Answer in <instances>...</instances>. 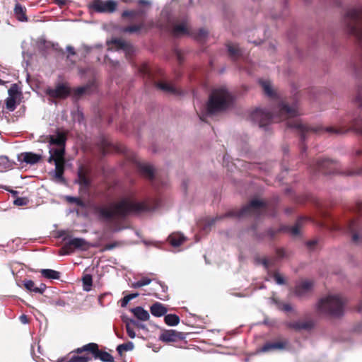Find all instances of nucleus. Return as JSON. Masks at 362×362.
Wrapping results in <instances>:
<instances>
[{
  "instance_id": "nucleus-38",
  "label": "nucleus",
  "mask_w": 362,
  "mask_h": 362,
  "mask_svg": "<svg viewBox=\"0 0 362 362\" xmlns=\"http://www.w3.org/2000/svg\"><path fill=\"white\" fill-rule=\"evenodd\" d=\"M309 221L310 218L305 216H300L296 219V238L300 235V227Z\"/></svg>"
},
{
  "instance_id": "nucleus-21",
  "label": "nucleus",
  "mask_w": 362,
  "mask_h": 362,
  "mask_svg": "<svg viewBox=\"0 0 362 362\" xmlns=\"http://www.w3.org/2000/svg\"><path fill=\"white\" fill-rule=\"evenodd\" d=\"M87 246V242L81 238H74L70 239L64 245V249L68 250L71 247L75 249H85Z\"/></svg>"
},
{
  "instance_id": "nucleus-15",
  "label": "nucleus",
  "mask_w": 362,
  "mask_h": 362,
  "mask_svg": "<svg viewBox=\"0 0 362 362\" xmlns=\"http://www.w3.org/2000/svg\"><path fill=\"white\" fill-rule=\"evenodd\" d=\"M156 27V22H154L153 20L149 21L148 23L141 22L138 25H133L130 26H127L123 28L122 31L124 33H139L141 30H145L147 31L148 29Z\"/></svg>"
},
{
  "instance_id": "nucleus-60",
  "label": "nucleus",
  "mask_w": 362,
  "mask_h": 362,
  "mask_svg": "<svg viewBox=\"0 0 362 362\" xmlns=\"http://www.w3.org/2000/svg\"><path fill=\"white\" fill-rule=\"evenodd\" d=\"M50 303L55 306H64L66 305V303L62 299H57V300H52L50 301Z\"/></svg>"
},
{
  "instance_id": "nucleus-12",
  "label": "nucleus",
  "mask_w": 362,
  "mask_h": 362,
  "mask_svg": "<svg viewBox=\"0 0 362 362\" xmlns=\"http://www.w3.org/2000/svg\"><path fill=\"white\" fill-rule=\"evenodd\" d=\"M91 7L98 13H112L117 7V2L113 0H94Z\"/></svg>"
},
{
  "instance_id": "nucleus-28",
  "label": "nucleus",
  "mask_w": 362,
  "mask_h": 362,
  "mask_svg": "<svg viewBox=\"0 0 362 362\" xmlns=\"http://www.w3.org/2000/svg\"><path fill=\"white\" fill-rule=\"evenodd\" d=\"M66 136L61 133H58L56 136H49V143L51 145L57 146H65Z\"/></svg>"
},
{
  "instance_id": "nucleus-32",
  "label": "nucleus",
  "mask_w": 362,
  "mask_h": 362,
  "mask_svg": "<svg viewBox=\"0 0 362 362\" xmlns=\"http://www.w3.org/2000/svg\"><path fill=\"white\" fill-rule=\"evenodd\" d=\"M40 272L42 276L48 279H59L60 278V273L53 269H42Z\"/></svg>"
},
{
  "instance_id": "nucleus-33",
  "label": "nucleus",
  "mask_w": 362,
  "mask_h": 362,
  "mask_svg": "<svg viewBox=\"0 0 362 362\" xmlns=\"http://www.w3.org/2000/svg\"><path fill=\"white\" fill-rule=\"evenodd\" d=\"M267 274L268 277L266 279V281H269L271 278L273 279L278 285H284L286 284V279L278 272H272L269 270Z\"/></svg>"
},
{
  "instance_id": "nucleus-7",
  "label": "nucleus",
  "mask_w": 362,
  "mask_h": 362,
  "mask_svg": "<svg viewBox=\"0 0 362 362\" xmlns=\"http://www.w3.org/2000/svg\"><path fill=\"white\" fill-rule=\"evenodd\" d=\"M345 304V299L340 296L329 295L318 301L317 310L320 314L331 317H340L344 313Z\"/></svg>"
},
{
  "instance_id": "nucleus-52",
  "label": "nucleus",
  "mask_w": 362,
  "mask_h": 362,
  "mask_svg": "<svg viewBox=\"0 0 362 362\" xmlns=\"http://www.w3.org/2000/svg\"><path fill=\"white\" fill-rule=\"evenodd\" d=\"M0 165H1L0 170H3L4 169H6L11 167L10 162L6 156L0 157Z\"/></svg>"
},
{
  "instance_id": "nucleus-46",
  "label": "nucleus",
  "mask_w": 362,
  "mask_h": 362,
  "mask_svg": "<svg viewBox=\"0 0 362 362\" xmlns=\"http://www.w3.org/2000/svg\"><path fill=\"white\" fill-rule=\"evenodd\" d=\"M90 88V85H86L83 86H80L74 89V93L76 97H80L83 94L89 93V90Z\"/></svg>"
},
{
  "instance_id": "nucleus-27",
  "label": "nucleus",
  "mask_w": 362,
  "mask_h": 362,
  "mask_svg": "<svg viewBox=\"0 0 362 362\" xmlns=\"http://www.w3.org/2000/svg\"><path fill=\"white\" fill-rule=\"evenodd\" d=\"M98 350H99L98 345L97 344L89 343V344H87L83 346L81 348H78L76 350V352L78 354H80L83 351H88V352H90L93 354V357L95 358Z\"/></svg>"
},
{
  "instance_id": "nucleus-25",
  "label": "nucleus",
  "mask_w": 362,
  "mask_h": 362,
  "mask_svg": "<svg viewBox=\"0 0 362 362\" xmlns=\"http://www.w3.org/2000/svg\"><path fill=\"white\" fill-rule=\"evenodd\" d=\"M78 183L84 187H88L90 185V180L83 167H80L78 171Z\"/></svg>"
},
{
  "instance_id": "nucleus-23",
  "label": "nucleus",
  "mask_w": 362,
  "mask_h": 362,
  "mask_svg": "<svg viewBox=\"0 0 362 362\" xmlns=\"http://www.w3.org/2000/svg\"><path fill=\"white\" fill-rule=\"evenodd\" d=\"M131 312L134 314V315L137 318V320L141 321H146L149 319L150 315L148 312L144 310L141 306H137L131 309Z\"/></svg>"
},
{
  "instance_id": "nucleus-45",
  "label": "nucleus",
  "mask_w": 362,
  "mask_h": 362,
  "mask_svg": "<svg viewBox=\"0 0 362 362\" xmlns=\"http://www.w3.org/2000/svg\"><path fill=\"white\" fill-rule=\"evenodd\" d=\"M151 279L148 277H144L141 280L134 282L132 284V287L134 288H139L144 286H147L151 284Z\"/></svg>"
},
{
  "instance_id": "nucleus-24",
  "label": "nucleus",
  "mask_w": 362,
  "mask_h": 362,
  "mask_svg": "<svg viewBox=\"0 0 362 362\" xmlns=\"http://www.w3.org/2000/svg\"><path fill=\"white\" fill-rule=\"evenodd\" d=\"M228 52L230 54V57L235 60L240 57L243 56V51L240 48L238 45L236 44H228L227 45Z\"/></svg>"
},
{
  "instance_id": "nucleus-37",
  "label": "nucleus",
  "mask_w": 362,
  "mask_h": 362,
  "mask_svg": "<svg viewBox=\"0 0 362 362\" xmlns=\"http://www.w3.org/2000/svg\"><path fill=\"white\" fill-rule=\"evenodd\" d=\"M272 300L279 310L285 313L291 312L293 310L292 306L288 303H282L274 297L272 298Z\"/></svg>"
},
{
  "instance_id": "nucleus-39",
  "label": "nucleus",
  "mask_w": 362,
  "mask_h": 362,
  "mask_svg": "<svg viewBox=\"0 0 362 362\" xmlns=\"http://www.w3.org/2000/svg\"><path fill=\"white\" fill-rule=\"evenodd\" d=\"M164 320L168 325L175 326L180 322V317L175 314H168L165 315Z\"/></svg>"
},
{
  "instance_id": "nucleus-18",
  "label": "nucleus",
  "mask_w": 362,
  "mask_h": 362,
  "mask_svg": "<svg viewBox=\"0 0 362 362\" xmlns=\"http://www.w3.org/2000/svg\"><path fill=\"white\" fill-rule=\"evenodd\" d=\"M40 159V155L32 152L22 153L18 156V160L25 162L30 165H34L37 163Z\"/></svg>"
},
{
  "instance_id": "nucleus-41",
  "label": "nucleus",
  "mask_w": 362,
  "mask_h": 362,
  "mask_svg": "<svg viewBox=\"0 0 362 362\" xmlns=\"http://www.w3.org/2000/svg\"><path fill=\"white\" fill-rule=\"evenodd\" d=\"M14 12L18 16V19L20 21H27V17L24 13V8L20 4H16L14 8Z\"/></svg>"
},
{
  "instance_id": "nucleus-29",
  "label": "nucleus",
  "mask_w": 362,
  "mask_h": 362,
  "mask_svg": "<svg viewBox=\"0 0 362 362\" xmlns=\"http://www.w3.org/2000/svg\"><path fill=\"white\" fill-rule=\"evenodd\" d=\"M185 237L180 233H172L168 237V241L173 247L180 246L184 241Z\"/></svg>"
},
{
  "instance_id": "nucleus-36",
  "label": "nucleus",
  "mask_w": 362,
  "mask_h": 362,
  "mask_svg": "<svg viewBox=\"0 0 362 362\" xmlns=\"http://www.w3.org/2000/svg\"><path fill=\"white\" fill-rule=\"evenodd\" d=\"M156 86L157 88H158L159 89L163 90L165 92H167V93H174V94L177 93V91L174 86H173L170 84L164 83V82H157V83H156Z\"/></svg>"
},
{
  "instance_id": "nucleus-53",
  "label": "nucleus",
  "mask_w": 362,
  "mask_h": 362,
  "mask_svg": "<svg viewBox=\"0 0 362 362\" xmlns=\"http://www.w3.org/2000/svg\"><path fill=\"white\" fill-rule=\"evenodd\" d=\"M207 34H208V33L205 29L201 28L198 30L197 33L194 35V37L197 40H202L207 36Z\"/></svg>"
},
{
  "instance_id": "nucleus-35",
  "label": "nucleus",
  "mask_w": 362,
  "mask_h": 362,
  "mask_svg": "<svg viewBox=\"0 0 362 362\" xmlns=\"http://www.w3.org/2000/svg\"><path fill=\"white\" fill-rule=\"evenodd\" d=\"M95 359H100L103 362H114V358L111 354L100 350L97 352Z\"/></svg>"
},
{
  "instance_id": "nucleus-48",
  "label": "nucleus",
  "mask_w": 362,
  "mask_h": 362,
  "mask_svg": "<svg viewBox=\"0 0 362 362\" xmlns=\"http://www.w3.org/2000/svg\"><path fill=\"white\" fill-rule=\"evenodd\" d=\"M66 200L69 203L75 204L76 206L83 208L85 206L84 202L79 198L75 197L68 196Z\"/></svg>"
},
{
  "instance_id": "nucleus-44",
  "label": "nucleus",
  "mask_w": 362,
  "mask_h": 362,
  "mask_svg": "<svg viewBox=\"0 0 362 362\" xmlns=\"http://www.w3.org/2000/svg\"><path fill=\"white\" fill-rule=\"evenodd\" d=\"M313 323L310 321L305 322H296V332L300 331V329H310L313 327Z\"/></svg>"
},
{
  "instance_id": "nucleus-61",
  "label": "nucleus",
  "mask_w": 362,
  "mask_h": 362,
  "mask_svg": "<svg viewBox=\"0 0 362 362\" xmlns=\"http://www.w3.org/2000/svg\"><path fill=\"white\" fill-rule=\"evenodd\" d=\"M18 93V87L16 84H13L8 89V94L10 97H13Z\"/></svg>"
},
{
  "instance_id": "nucleus-4",
  "label": "nucleus",
  "mask_w": 362,
  "mask_h": 362,
  "mask_svg": "<svg viewBox=\"0 0 362 362\" xmlns=\"http://www.w3.org/2000/svg\"><path fill=\"white\" fill-rule=\"evenodd\" d=\"M344 24L350 35L355 37L361 49L359 62L354 65L358 75L362 74V6L347 11L343 18Z\"/></svg>"
},
{
  "instance_id": "nucleus-19",
  "label": "nucleus",
  "mask_w": 362,
  "mask_h": 362,
  "mask_svg": "<svg viewBox=\"0 0 362 362\" xmlns=\"http://www.w3.org/2000/svg\"><path fill=\"white\" fill-rule=\"evenodd\" d=\"M138 169L143 176L149 179L152 182L154 181V169L151 165L148 163H139Z\"/></svg>"
},
{
  "instance_id": "nucleus-9",
  "label": "nucleus",
  "mask_w": 362,
  "mask_h": 362,
  "mask_svg": "<svg viewBox=\"0 0 362 362\" xmlns=\"http://www.w3.org/2000/svg\"><path fill=\"white\" fill-rule=\"evenodd\" d=\"M309 168L313 174L321 173L325 175H332L340 173V165L336 160L327 158L313 160L309 164Z\"/></svg>"
},
{
  "instance_id": "nucleus-62",
  "label": "nucleus",
  "mask_w": 362,
  "mask_h": 362,
  "mask_svg": "<svg viewBox=\"0 0 362 362\" xmlns=\"http://www.w3.org/2000/svg\"><path fill=\"white\" fill-rule=\"evenodd\" d=\"M53 2L59 6L60 7L66 5L67 4L70 3V0H52Z\"/></svg>"
},
{
  "instance_id": "nucleus-8",
  "label": "nucleus",
  "mask_w": 362,
  "mask_h": 362,
  "mask_svg": "<svg viewBox=\"0 0 362 362\" xmlns=\"http://www.w3.org/2000/svg\"><path fill=\"white\" fill-rule=\"evenodd\" d=\"M161 18L156 22V28L170 32L175 37L189 35V30L187 20L179 24L171 22L168 11L163 9L160 13Z\"/></svg>"
},
{
  "instance_id": "nucleus-59",
  "label": "nucleus",
  "mask_w": 362,
  "mask_h": 362,
  "mask_svg": "<svg viewBox=\"0 0 362 362\" xmlns=\"http://www.w3.org/2000/svg\"><path fill=\"white\" fill-rule=\"evenodd\" d=\"M13 204L16 206H25L27 200L23 197H18L13 201Z\"/></svg>"
},
{
  "instance_id": "nucleus-6",
  "label": "nucleus",
  "mask_w": 362,
  "mask_h": 362,
  "mask_svg": "<svg viewBox=\"0 0 362 362\" xmlns=\"http://www.w3.org/2000/svg\"><path fill=\"white\" fill-rule=\"evenodd\" d=\"M233 97L226 87L214 89L204 108L206 115H211L226 110L232 103Z\"/></svg>"
},
{
  "instance_id": "nucleus-40",
  "label": "nucleus",
  "mask_w": 362,
  "mask_h": 362,
  "mask_svg": "<svg viewBox=\"0 0 362 362\" xmlns=\"http://www.w3.org/2000/svg\"><path fill=\"white\" fill-rule=\"evenodd\" d=\"M134 345L132 341H128L127 343H124L119 344L117 347V351L118 354L122 356L124 351H129L134 349Z\"/></svg>"
},
{
  "instance_id": "nucleus-1",
  "label": "nucleus",
  "mask_w": 362,
  "mask_h": 362,
  "mask_svg": "<svg viewBox=\"0 0 362 362\" xmlns=\"http://www.w3.org/2000/svg\"><path fill=\"white\" fill-rule=\"evenodd\" d=\"M156 206H151L146 202H139L134 194H129L117 203L112 204L110 207L93 205V214L100 220L111 221L115 218H124L129 214H140L153 210Z\"/></svg>"
},
{
  "instance_id": "nucleus-5",
  "label": "nucleus",
  "mask_w": 362,
  "mask_h": 362,
  "mask_svg": "<svg viewBox=\"0 0 362 362\" xmlns=\"http://www.w3.org/2000/svg\"><path fill=\"white\" fill-rule=\"evenodd\" d=\"M265 210L264 203L258 199H252L248 204L244 206L240 210L228 211L223 215L207 219L204 222V230L209 229L218 221L228 217H243L245 216H259Z\"/></svg>"
},
{
  "instance_id": "nucleus-43",
  "label": "nucleus",
  "mask_w": 362,
  "mask_h": 362,
  "mask_svg": "<svg viewBox=\"0 0 362 362\" xmlns=\"http://www.w3.org/2000/svg\"><path fill=\"white\" fill-rule=\"evenodd\" d=\"M83 288L85 291H89L91 289L93 279L90 274H85L82 278Z\"/></svg>"
},
{
  "instance_id": "nucleus-58",
  "label": "nucleus",
  "mask_w": 362,
  "mask_h": 362,
  "mask_svg": "<svg viewBox=\"0 0 362 362\" xmlns=\"http://www.w3.org/2000/svg\"><path fill=\"white\" fill-rule=\"evenodd\" d=\"M353 102L355 105L362 108V94L359 90L356 97L353 99Z\"/></svg>"
},
{
  "instance_id": "nucleus-2",
  "label": "nucleus",
  "mask_w": 362,
  "mask_h": 362,
  "mask_svg": "<svg viewBox=\"0 0 362 362\" xmlns=\"http://www.w3.org/2000/svg\"><path fill=\"white\" fill-rule=\"evenodd\" d=\"M296 135L300 137V143L299 147L301 151L302 160H304V154L306 151L305 141L308 137L313 133H319L320 132H327L329 134H344L349 130H353L358 134L362 135V118L358 117L352 120L350 129H345L344 127L335 128L334 127H327L322 129V127H310L307 124L302 122L301 120L296 118Z\"/></svg>"
},
{
  "instance_id": "nucleus-30",
  "label": "nucleus",
  "mask_w": 362,
  "mask_h": 362,
  "mask_svg": "<svg viewBox=\"0 0 362 362\" xmlns=\"http://www.w3.org/2000/svg\"><path fill=\"white\" fill-rule=\"evenodd\" d=\"M260 83L263 88L264 93L268 97L274 98L276 96V92L273 90L271 83L269 81H261Z\"/></svg>"
},
{
  "instance_id": "nucleus-50",
  "label": "nucleus",
  "mask_w": 362,
  "mask_h": 362,
  "mask_svg": "<svg viewBox=\"0 0 362 362\" xmlns=\"http://www.w3.org/2000/svg\"><path fill=\"white\" fill-rule=\"evenodd\" d=\"M6 106L9 111H13L16 109L15 98L9 96L6 100Z\"/></svg>"
},
{
  "instance_id": "nucleus-14",
  "label": "nucleus",
  "mask_w": 362,
  "mask_h": 362,
  "mask_svg": "<svg viewBox=\"0 0 362 362\" xmlns=\"http://www.w3.org/2000/svg\"><path fill=\"white\" fill-rule=\"evenodd\" d=\"M185 338V334L183 332H177L173 329L165 330L159 337V339L165 342H174L177 339H184Z\"/></svg>"
},
{
  "instance_id": "nucleus-3",
  "label": "nucleus",
  "mask_w": 362,
  "mask_h": 362,
  "mask_svg": "<svg viewBox=\"0 0 362 362\" xmlns=\"http://www.w3.org/2000/svg\"><path fill=\"white\" fill-rule=\"evenodd\" d=\"M293 117L294 110L284 102L279 103L273 114L267 110L259 108L253 110L250 114L251 120L265 130L267 129V126L272 122L278 120H288L286 125L288 127L293 128Z\"/></svg>"
},
{
  "instance_id": "nucleus-54",
  "label": "nucleus",
  "mask_w": 362,
  "mask_h": 362,
  "mask_svg": "<svg viewBox=\"0 0 362 362\" xmlns=\"http://www.w3.org/2000/svg\"><path fill=\"white\" fill-rule=\"evenodd\" d=\"M127 321L130 322L131 325H132L141 329H146V326L144 324L140 322L139 320H136L134 319H128Z\"/></svg>"
},
{
  "instance_id": "nucleus-57",
  "label": "nucleus",
  "mask_w": 362,
  "mask_h": 362,
  "mask_svg": "<svg viewBox=\"0 0 362 362\" xmlns=\"http://www.w3.org/2000/svg\"><path fill=\"white\" fill-rule=\"evenodd\" d=\"M139 71L144 76H147L149 78L151 77V70L147 66H143L141 67L139 69Z\"/></svg>"
},
{
  "instance_id": "nucleus-11",
  "label": "nucleus",
  "mask_w": 362,
  "mask_h": 362,
  "mask_svg": "<svg viewBox=\"0 0 362 362\" xmlns=\"http://www.w3.org/2000/svg\"><path fill=\"white\" fill-rule=\"evenodd\" d=\"M45 93L53 98H66L71 93L70 88L64 83H58L55 88L48 87Z\"/></svg>"
},
{
  "instance_id": "nucleus-51",
  "label": "nucleus",
  "mask_w": 362,
  "mask_h": 362,
  "mask_svg": "<svg viewBox=\"0 0 362 362\" xmlns=\"http://www.w3.org/2000/svg\"><path fill=\"white\" fill-rule=\"evenodd\" d=\"M318 245V240L317 239H313L308 240L305 243V246L307 249L310 251L315 250Z\"/></svg>"
},
{
  "instance_id": "nucleus-31",
  "label": "nucleus",
  "mask_w": 362,
  "mask_h": 362,
  "mask_svg": "<svg viewBox=\"0 0 362 362\" xmlns=\"http://www.w3.org/2000/svg\"><path fill=\"white\" fill-rule=\"evenodd\" d=\"M146 9L145 8H140L137 10L124 11L122 13V17H132L135 18L137 16H144L146 14Z\"/></svg>"
},
{
  "instance_id": "nucleus-26",
  "label": "nucleus",
  "mask_w": 362,
  "mask_h": 362,
  "mask_svg": "<svg viewBox=\"0 0 362 362\" xmlns=\"http://www.w3.org/2000/svg\"><path fill=\"white\" fill-rule=\"evenodd\" d=\"M65 152V146H57L56 148H51L49 149L50 156H54V159L56 160H60L64 162V155Z\"/></svg>"
},
{
  "instance_id": "nucleus-64",
  "label": "nucleus",
  "mask_w": 362,
  "mask_h": 362,
  "mask_svg": "<svg viewBox=\"0 0 362 362\" xmlns=\"http://www.w3.org/2000/svg\"><path fill=\"white\" fill-rule=\"evenodd\" d=\"M137 3L140 6H151V2L148 0H138Z\"/></svg>"
},
{
  "instance_id": "nucleus-55",
  "label": "nucleus",
  "mask_w": 362,
  "mask_h": 362,
  "mask_svg": "<svg viewBox=\"0 0 362 362\" xmlns=\"http://www.w3.org/2000/svg\"><path fill=\"white\" fill-rule=\"evenodd\" d=\"M125 323H126V329H127V332L128 336H129L130 338H132V339L135 338V337H136V333H135V332L134 331V329L132 328L131 325H130V322H129L127 320V321H125Z\"/></svg>"
},
{
  "instance_id": "nucleus-34",
  "label": "nucleus",
  "mask_w": 362,
  "mask_h": 362,
  "mask_svg": "<svg viewBox=\"0 0 362 362\" xmlns=\"http://www.w3.org/2000/svg\"><path fill=\"white\" fill-rule=\"evenodd\" d=\"M255 262L257 264H262L263 267L267 270H269V268L274 265V260L269 259L266 257H261L259 255H256L255 257Z\"/></svg>"
},
{
  "instance_id": "nucleus-16",
  "label": "nucleus",
  "mask_w": 362,
  "mask_h": 362,
  "mask_svg": "<svg viewBox=\"0 0 362 362\" xmlns=\"http://www.w3.org/2000/svg\"><path fill=\"white\" fill-rule=\"evenodd\" d=\"M288 341L287 340H283V341H269L265 343L262 347H261V351L262 352H269L273 350L279 349V350H284L288 349Z\"/></svg>"
},
{
  "instance_id": "nucleus-49",
  "label": "nucleus",
  "mask_w": 362,
  "mask_h": 362,
  "mask_svg": "<svg viewBox=\"0 0 362 362\" xmlns=\"http://www.w3.org/2000/svg\"><path fill=\"white\" fill-rule=\"evenodd\" d=\"M90 358L86 356H73L66 362H88Z\"/></svg>"
},
{
  "instance_id": "nucleus-17",
  "label": "nucleus",
  "mask_w": 362,
  "mask_h": 362,
  "mask_svg": "<svg viewBox=\"0 0 362 362\" xmlns=\"http://www.w3.org/2000/svg\"><path fill=\"white\" fill-rule=\"evenodd\" d=\"M49 163H54L55 165V169L54 171L55 178L59 182H64V179L63 177L64 171V162H61L60 160H54L53 156H50L48 158Z\"/></svg>"
},
{
  "instance_id": "nucleus-63",
  "label": "nucleus",
  "mask_w": 362,
  "mask_h": 362,
  "mask_svg": "<svg viewBox=\"0 0 362 362\" xmlns=\"http://www.w3.org/2000/svg\"><path fill=\"white\" fill-rule=\"evenodd\" d=\"M276 231L274 230V229L272 228H269L267 230V235L270 238H273L274 237V235H276Z\"/></svg>"
},
{
  "instance_id": "nucleus-22",
  "label": "nucleus",
  "mask_w": 362,
  "mask_h": 362,
  "mask_svg": "<svg viewBox=\"0 0 362 362\" xmlns=\"http://www.w3.org/2000/svg\"><path fill=\"white\" fill-rule=\"evenodd\" d=\"M151 314L155 317L165 316L168 312V309L160 303L156 302L150 308Z\"/></svg>"
},
{
  "instance_id": "nucleus-10",
  "label": "nucleus",
  "mask_w": 362,
  "mask_h": 362,
  "mask_svg": "<svg viewBox=\"0 0 362 362\" xmlns=\"http://www.w3.org/2000/svg\"><path fill=\"white\" fill-rule=\"evenodd\" d=\"M345 230L351 236V241L356 244L362 243V221L361 218H354L348 222Z\"/></svg>"
},
{
  "instance_id": "nucleus-13",
  "label": "nucleus",
  "mask_w": 362,
  "mask_h": 362,
  "mask_svg": "<svg viewBox=\"0 0 362 362\" xmlns=\"http://www.w3.org/2000/svg\"><path fill=\"white\" fill-rule=\"evenodd\" d=\"M314 282L310 279H303L296 285V296L305 298L312 294Z\"/></svg>"
},
{
  "instance_id": "nucleus-42",
  "label": "nucleus",
  "mask_w": 362,
  "mask_h": 362,
  "mask_svg": "<svg viewBox=\"0 0 362 362\" xmlns=\"http://www.w3.org/2000/svg\"><path fill=\"white\" fill-rule=\"evenodd\" d=\"M23 286L25 288V289L28 291L34 292L35 293H37V292H40V290L38 289V286H36L34 281L32 280H24Z\"/></svg>"
},
{
  "instance_id": "nucleus-20",
  "label": "nucleus",
  "mask_w": 362,
  "mask_h": 362,
  "mask_svg": "<svg viewBox=\"0 0 362 362\" xmlns=\"http://www.w3.org/2000/svg\"><path fill=\"white\" fill-rule=\"evenodd\" d=\"M107 43L109 45H112L115 46L114 47H109L108 49L110 50H112L114 48H115V49L117 50L122 49L125 52H129L131 49V45L121 38H114L111 41L107 42Z\"/></svg>"
},
{
  "instance_id": "nucleus-47",
  "label": "nucleus",
  "mask_w": 362,
  "mask_h": 362,
  "mask_svg": "<svg viewBox=\"0 0 362 362\" xmlns=\"http://www.w3.org/2000/svg\"><path fill=\"white\" fill-rule=\"evenodd\" d=\"M138 296H139L138 293H130V294L125 296L121 300V306L122 308L126 307L131 300L136 298Z\"/></svg>"
},
{
  "instance_id": "nucleus-56",
  "label": "nucleus",
  "mask_w": 362,
  "mask_h": 362,
  "mask_svg": "<svg viewBox=\"0 0 362 362\" xmlns=\"http://www.w3.org/2000/svg\"><path fill=\"white\" fill-rule=\"evenodd\" d=\"M105 62L110 66L112 68H117V66H119V62L118 61H115V60H112L110 58H109L107 56H105Z\"/></svg>"
}]
</instances>
